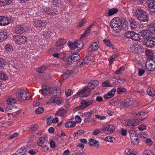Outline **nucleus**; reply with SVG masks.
I'll use <instances>...</instances> for the list:
<instances>
[{
	"mask_svg": "<svg viewBox=\"0 0 155 155\" xmlns=\"http://www.w3.org/2000/svg\"><path fill=\"white\" fill-rule=\"evenodd\" d=\"M99 84V82L98 81H93L89 82L88 85L85 87L82 90L77 92L75 96L77 97H87L90 95L91 90L97 87Z\"/></svg>",
	"mask_w": 155,
	"mask_h": 155,
	"instance_id": "obj_1",
	"label": "nucleus"
},
{
	"mask_svg": "<svg viewBox=\"0 0 155 155\" xmlns=\"http://www.w3.org/2000/svg\"><path fill=\"white\" fill-rule=\"evenodd\" d=\"M80 57L78 54H72L68 58H65L63 59V64L66 66L70 65L73 62H77L79 61Z\"/></svg>",
	"mask_w": 155,
	"mask_h": 155,
	"instance_id": "obj_2",
	"label": "nucleus"
},
{
	"mask_svg": "<svg viewBox=\"0 0 155 155\" xmlns=\"http://www.w3.org/2000/svg\"><path fill=\"white\" fill-rule=\"evenodd\" d=\"M68 45L72 50V53H73V50H74V52H75L76 53L83 48V44L82 42L78 41L74 43L69 42Z\"/></svg>",
	"mask_w": 155,
	"mask_h": 155,
	"instance_id": "obj_3",
	"label": "nucleus"
},
{
	"mask_svg": "<svg viewBox=\"0 0 155 155\" xmlns=\"http://www.w3.org/2000/svg\"><path fill=\"white\" fill-rule=\"evenodd\" d=\"M136 15L140 21L144 22L148 21V16L146 12L142 9H137L136 12Z\"/></svg>",
	"mask_w": 155,
	"mask_h": 155,
	"instance_id": "obj_4",
	"label": "nucleus"
},
{
	"mask_svg": "<svg viewBox=\"0 0 155 155\" xmlns=\"http://www.w3.org/2000/svg\"><path fill=\"white\" fill-rule=\"evenodd\" d=\"M16 98L20 101L22 100H28L31 97L29 93L23 90L19 91L16 94Z\"/></svg>",
	"mask_w": 155,
	"mask_h": 155,
	"instance_id": "obj_5",
	"label": "nucleus"
},
{
	"mask_svg": "<svg viewBox=\"0 0 155 155\" xmlns=\"http://www.w3.org/2000/svg\"><path fill=\"white\" fill-rule=\"evenodd\" d=\"M111 22L122 25L123 28L125 30L128 29V23L127 21L124 18L116 17L112 19L111 20Z\"/></svg>",
	"mask_w": 155,
	"mask_h": 155,
	"instance_id": "obj_6",
	"label": "nucleus"
},
{
	"mask_svg": "<svg viewBox=\"0 0 155 155\" xmlns=\"http://www.w3.org/2000/svg\"><path fill=\"white\" fill-rule=\"evenodd\" d=\"M13 40L15 43L18 44H24L27 41V38L21 35L13 36Z\"/></svg>",
	"mask_w": 155,
	"mask_h": 155,
	"instance_id": "obj_7",
	"label": "nucleus"
},
{
	"mask_svg": "<svg viewBox=\"0 0 155 155\" xmlns=\"http://www.w3.org/2000/svg\"><path fill=\"white\" fill-rule=\"evenodd\" d=\"M29 28L25 25H18L15 28V32L17 34H22L25 32Z\"/></svg>",
	"mask_w": 155,
	"mask_h": 155,
	"instance_id": "obj_8",
	"label": "nucleus"
},
{
	"mask_svg": "<svg viewBox=\"0 0 155 155\" xmlns=\"http://www.w3.org/2000/svg\"><path fill=\"white\" fill-rule=\"evenodd\" d=\"M150 13L152 14L155 13V1L149 0L147 2Z\"/></svg>",
	"mask_w": 155,
	"mask_h": 155,
	"instance_id": "obj_9",
	"label": "nucleus"
},
{
	"mask_svg": "<svg viewBox=\"0 0 155 155\" xmlns=\"http://www.w3.org/2000/svg\"><path fill=\"white\" fill-rule=\"evenodd\" d=\"M110 26L113 31L114 33L120 32L123 28L122 25L110 22Z\"/></svg>",
	"mask_w": 155,
	"mask_h": 155,
	"instance_id": "obj_10",
	"label": "nucleus"
},
{
	"mask_svg": "<svg viewBox=\"0 0 155 155\" xmlns=\"http://www.w3.org/2000/svg\"><path fill=\"white\" fill-rule=\"evenodd\" d=\"M145 67L148 71H153L155 69V62L152 60H149L145 64Z\"/></svg>",
	"mask_w": 155,
	"mask_h": 155,
	"instance_id": "obj_11",
	"label": "nucleus"
},
{
	"mask_svg": "<svg viewBox=\"0 0 155 155\" xmlns=\"http://www.w3.org/2000/svg\"><path fill=\"white\" fill-rule=\"evenodd\" d=\"M5 48L6 51H7L9 52H11L9 55L14 58L16 56V54L14 51H12L13 49L12 46L10 44H7L5 46Z\"/></svg>",
	"mask_w": 155,
	"mask_h": 155,
	"instance_id": "obj_12",
	"label": "nucleus"
},
{
	"mask_svg": "<svg viewBox=\"0 0 155 155\" xmlns=\"http://www.w3.org/2000/svg\"><path fill=\"white\" fill-rule=\"evenodd\" d=\"M54 8L44 7H43L42 12L43 13L48 15H54L56 14V13L54 12Z\"/></svg>",
	"mask_w": 155,
	"mask_h": 155,
	"instance_id": "obj_13",
	"label": "nucleus"
},
{
	"mask_svg": "<svg viewBox=\"0 0 155 155\" xmlns=\"http://www.w3.org/2000/svg\"><path fill=\"white\" fill-rule=\"evenodd\" d=\"M92 103L93 101L91 100H82L81 102V105H80V109L82 110L86 108L88 106L92 104Z\"/></svg>",
	"mask_w": 155,
	"mask_h": 155,
	"instance_id": "obj_14",
	"label": "nucleus"
},
{
	"mask_svg": "<svg viewBox=\"0 0 155 155\" xmlns=\"http://www.w3.org/2000/svg\"><path fill=\"white\" fill-rule=\"evenodd\" d=\"M103 132L107 130L110 133H112L115 129L114 126L112 125L106 124L102 127Z\"/></svg>",
	"mask_w": 155,
	"mask_h": 155,
	"instance_id": "obj_15",
	"label": "nucleus"
},
{
	"mask_svg": "<svg viewBox=\"0 0 155 155\" xmlns=\"http://www.w3.org/2000/svg\"><path fill=\"white\" fill-rule=\"evenodd\" d=\"M132 52L134 54L138 53L141 49V46L137 43H135L130 47Z\"/></svg>",
	"mask_w": 155,
	"mask_h": 155,
	"instance_id": "obj_16",
	"label": "nucleus"
},
{
	"mask_svg": "<svg viewBox=\"0 0 155 155\" xmlns=\"http://www.w3.org/2000/svg\"><path fill=\"white\" fill-rule=\"evenodd\" d=\"M50 101L58 105L61 104V99L60 97L57 96L56 94H54L53 96L51 98Z\"/></svg>",
	"mask_w": 155,
	"mask_h": 155,
	"instance_id": "obj_17",
	"label": "nucleus"
},
{
	"mask_svg": "<svg viewBox=\"0 0 155 155\" xmlns=\"http://www.w3.org/2000/svg\"><path fill=\"white\" fill-rule=\"evenodd\" d=\"M51 87L49 86H46L45 87L43 88L42 91V94L44 96L48 95L51 94L55 93V92L56 91L55 90H54L52 91H50V90Z\"/></svg>",
	"mask_w": 155,
	"mask_h": 155,
	"instance_id": "obj_18",
	"label": "nucleus"
},
{
	"mask_svg": "<svg viewBox=\"0 0 155 155\" xmlns=\"http://www.w3.org/2000/svg\"><path fill=\"white\" fill-rule=\"evenodd\" d=\"M99 42L97 41L92 43L89 46L88 51H93L97 50L99 48Z\"/></svg>",
	"mask_w": 155,
	"mask_h": 155,
	"instance_id": "obj_19",
	"label": "nucleus"
},
{
	"mask_svg": "<svg viewBox=\"0 0 155 155\" xmlns=\"http://www.w3.org/2000/svg\"><path fill=\"white\" fill-rule=\"evenodd\" d=\"M34 25L37 28H39L41 27H45L47 25V23L42 21L38 19H36L34 22Z\"/></svg>",
	"mask_w": 155,
	"mask_h": 155,
	"instance_id": "obj_20",
	"label": "nucleus"
},
{
	"mask_svg": "<svg viewBox=\"0 0 155 155\" xmlns=\"http://www.w3.org/2000/svg\"><path fill=\"white\" fill-rule=\"evenodd\" d=\"M116 91V88L114 87L107 94L104 95V97L105 99H108L113 97Z\"/></svg>",
	"mask_w": 155,
	"mask_h": 155,
	"instance_id": "obj_21",
	"label": "nucleus"
},
{
	"mask_svg": "<svg viewBox=\"0 0 155 155\" xmlns=\"http://www.w3.org/2000/svg\"><path fill=\"white\" fill-rule=\"evenodd\" d=\"M146 45L149 48H152L155 45V38H149L146 42Z\"/></svg>",
	"mask_w": 155,
	"mask_h": 155,
	"instance_id": "obj_22",
	"label": "nucleus"
},
{
	"mask_svg": "<svg viewBox=\"0 0 155 155\" xmlns=\"http://www.w3.org/2000/svg\"><path fill=\"white\" fill-rule=\"evenodd\" d=\"M98 141L96 140L93 139L92 138H90L89 144L90 146H93L98 147L100 146Z\"/></svg>",
	"mask_w": 155,
	"mask_h": 155,
	"instance_id": "obj_23",
	"label": "nucleus"
},
{
	"mask_svg": "<svg viewBox=\"0 0 155 155\" xmlns=\"http://www.w3.org/2000/svg\"><path fill=\"white\" fill-rule=\"evenodd\" d=\"M66 112L67 110H66L63 108H61L57 111L55 114V115H57L61 117H63Z\"/></svg>",
	"mask_w": 155,
	"mask_h": 155,
	"instance_id": "obj_24",
	"label": "nucleus"
},
{
	"mask_svg": "<svg viewBox=\"0 0 155 155\" xmlns=\"http://www.w3.org/2000/svg\"><path fill=\"white\" fill-rule=\"evenodd\" d=\"M130 27L131 30H134L137 27V23L134 19H132L130 21Z\"/></svg>",
	"mask_w": 155,
	"mask_h": 155,
	"instance_id": "obj_25",
	"label": "nucleus"
},
{
	"mask_svg": "<svg viewBox=\"0 0 155 155\" xmlns=\"http://www.w3.org/2000/svg\"><path fill=\"white\" fill-rule=\"evenodd\" d=\"M132 143L134 145H137L139 144V141L137 135L135 136H130Z\"/></svg>",
	"mask_w": 155,
	"mask_h": 155,
	"instance_id": "obj_26",
	"label": "nucleus"
},
{
	"mask_svg": "<svg viewBox=\"0 0 155 155\" xmlns=\"http://www.w3.org/2000/svg\"><path fill=\"white\" fill-rule=\"evenodd\" d=\"M2 22V26H5L8 25L11 22V19L9 18L3 16V18Z\"/></svg>",
	"mask_w": 155,
	"mask_h": 155,
	"instance_id": "obj_27",
	"label": "nucleus"
},
{
	"mask_svg": "<svg viewBox=\"0 0 155 155\" xmlns=\"http://www.w3.org/2000/svg\"><path fill=\"white\" fill-rule=\"evenodd\" d=\"M76 124V123L74 121H69L65 123V126L66 128H71L74 127Z\"/></svg>",
	"mask_w": 155,
	"mask_h": 155,
	"instance_id": "obj_28",
	"label": "nucleus"
},
{
	"mask_svg": "<svg viewBox=\"0 0 155 155\" xmlns=\"http://www.w3.org/2000/svg\"><path fill=\"white\" fill-rule=\"evenodd\" d=\"M139 33L142 37H147L149 36L150 32L149 30L146 29L141 31L139 32Z\"/></svg>",
	"mask_w": 155,
	"mask_h": 155,
	"instance_id": "obj_29",
	"label": "nucleus"
},
{
	"mask_svg": "<svg viewBox=\"0 0 155 155\" xmlns=\"http://www.w3.org/2000/svg\"><path fill=\"white\" fill-rule=\"evenodd\" d=\"M148 30L151 33L155 34V24L151 23L149 25L148 28Z\"/></svg>",
	"mask_w": 155,
	"mask_h": 155,
	"instance_id": "obj_30",
	"label": "nucleus"
},
{
	"mask_svg": "<svg viewBox=\"0 0 155 155\" xmlns=\"http://www.w3.org/2000/svg\"><path fill=\"white\" fill-rule=\"evenodd\" d=\"M132 34L133 35H134V37L135 38V39H136V38L137 37V35H136V33L134 31H129L126 32L125 34V36L126 37L129 38H130Z\"/></svg>",
	"mask_w": 155,
	"mask_h": 155,
	"instance_id": "obj_31",
	"label": "nucleus"
},
{
	"mask_svg": "<svg viewBox=\"0 0 155 155\" xmlns=\"http://www.w3.org/2000/svg\"><path fill=\"white\" fill-rule=\"evenodd\" d=\"M123 103L125 106L127 107L133 104V101L131 99H127L124 101Z\"/></svg>",
	"mask_w": 155,
	"mask_h": 155,
	"instance_id": "obj_32",
	"label": "nucleus"
},
{
	"mask_svg": "<svg viewBox=\"0 0 155 155\" xmlns=\"http://www.w3.org/2000/svg\"><path fill=\"white\" fill-rule=\"evenodd\" d=\"M147 93L148 94L151 96H154L155 95V91L151 87H149L147 89Z\"/></svg>",
	"mask_w": 155,
	"mask_h": 155,
	"instance_id": "obj_33",
	"label": "nucleus"
},
{
	"mask_svg": "<svg viewBox=\"0 0 155 155\" xmlns=\"http://www.w3.org/2000/svg\"><path fill=\"white\" fill-rule=\"evenodd\" d=\"M66 42V40L64 39L61 38L57 41L56 44V46L59 47L60 46L64 45Z\"/></svg>",
	"mask_w": 155,
	"mask_h": 155,
	"instance_id": "obj_34",
	"label": "nucleus"
},
{
	"mask_svg": "<svg viewBox=\"0 0 155 155\" xmlns=\"http://www.w3.org/2000/svg\"><path fill=\"white\" fill-rule=\"evenodd\" d=\"M7 38V33L6 32H0V42H2L6 39Z\"/></svg>",
	"mask_w": 155,
	"mask_h": 155,
	"instance_id": "obj_35",
	"label": "nucleus"
},
{
	"mask_svg": "<svg viewBox=\"0 0 155 155\" xmlns=\"http://www.w3.org/2000/svg\"><path fill=\"white\" fill-rule=\"evenodd\" d=\"M145 53L147 58L150 59L149 60H152L153 58V53L151 50L147 49L145 51Z\"/></svg>",
	"mask_w": 155,
	"mask_h": 155,
	"instance_id": "obj_36",
	"label": "nucleus"
},
{
	"mask_svg": "<svg viewBox=\"0 0 155 155\" xmlns=\"http://www.w3.org/2000/svg\"><path fill=\"white\" fill-rule=\"evenodd\" d=\"M130 126H136L139 124V121L137 119H132L130 120Z\"/></svg>",
	"mask_w": 155,
	"mask_h": 155,
	"instance_id": "obj_37",
	"label": "nucleus"
},
{
	"mask_svg": "<svg viewBox=\"0 0 155 155\" xmlns=\"http://www.w3.org/2000/svg\"><path fill=\"white\" fill-rule=\"evenodd\" d=\"M93 25H91L89 27H88L86 30L85 31V32L84 34L82 35L81 36V38H84V37L85 36H87L88 35V33H89L90 31L91 28V27Z\"/></svg>",
	"mask_w": 155,
	"mask_h": 155,
	"instance_id": "obj_38",
	"label": "nucleus"
},
{
	"mask_svg": "<svg viewBox=\"0 0 155 155\" xmlns=\"http://www.w3.org/2000/svg\"><path fill=\"white\" fill-rule=\"evenodd\" d=\"M88 63V60L87 58H83L81 61H79L77 62V64L81 65L87 64Z\"/></svg>",
	"mask_w": 155,
	"mask_h": 155,
	"instance_id": "obj_39",
	"label": "nucleus"
},
{
	"mask_svg": "<svg viewBox=\"0 0 155 155\" xmlns=\"http://www.w3.org/2000/svg\"><path fill=\"white\" fill-rule=\"evenodd\" d=\"M16 102V100L14 98H8L7 100V103L8 105H12Z\"/></svg>",
	"mask_w": 155,
	"mask_h": 155,
	"instance_id": "obj_40",
	"label": "nucleus"
},
{
	"mask_svg": "<svg viewBox=\"0 0 155 155\" xmlns=\"http://www.w3.org/2000/svg\"><path fill=\"white\" fill-rule=\"evenodd\" d=\"M118 11V10L116 8H113L108 10V15L110 16L116 13Z\"/></svg>",
	"mask_w": 155,
	"mask_h": 155,
	"instance_id": "obj_41",
	"label": "nucleus"
},
{
	"mask_svg": "<svg viewBox=\"0 0 155 155\" xmlns=\"http://www.w3.org/2000/svg\"><path fill=\"white\" fill-rule=\"evenodd\" d=\"M47 69V67L45 66H42L40 67L37 70V71L40 73H42L44 72Z\"/></svg>",
	"mask_w": 155,
	"mask_h": 155,
	"instance_id": "obj_42",
	"label": "nucleus"
},
{
	"mask_svg": "<svg viewBox=\"0 0 155 155\" xmlns=\"http://www.w3.org/2000/svg\"><path fill=\"white\" fill-rule=\"evenodd\" d=\"M132 151L133 150L127 148L125 150V152L126 154L128 155H136L137 153H133Z\"/></svg>",
	"mask_w": 155,
	"mask_h": 155,
	"instance_id": "obj_43",
	"label": "nucleus"
},
{
	"mask_svg": "<svg viewBox=\"0 0 155 155\" xmlns=\"http://www.w3.org/2000/svg\"><path fill=\"white\" fill-rule=\"evenodd\" d=\"M26 151V149L25 148H22L17 151V152L20 155H24Z\"/></svg>",
	"mask_w": 155,
	"mask_h": 155,
	"instance_id": "obj_44",
	"label": "nucleus"
},
{
	"mask_svg": "<svg viewBox=\"0 0 155 155\" xmlns=\"http://www.w3.org/2000/svg\"><path fill=\"white\" fill-rule=\"evenodd\" d=\"M126 88L122 87H118L117 88V93L118 94H120L123 92H127Z\"/></svg>",
	"mask_w": 155,
	"mask_h": 155,
	"instance_id": "obj_45",
	"label": "nucleus"
},
{
	"mask_svg": "<svg viewBox=\"0 0 155 155\" xmlns=\"http://www.w3.org/2000/svg\"><path fill=\"white\" fill-rule=\"evenodd\" d=\"M124 67L122 66L114 72V74L118 75L122 74L124 70Z\"/></svg>",
	"mask_w": 155,
	"mask_h": 155,
	"instance_id": "obj_46",
	"label": "nucleus"
},
{
	"mask_svg": "<svg viewBox=\"0 0 155 155\" xmlns=\"http://www.w3.org/2000/svg\"><path fill=\"white\" fill-rule=\"evenodd\" d=\"M103 130L102 127L101 129H96L93 132V134L94 135H97L100 133H103Z\"/></svg>",
	"mask_w": 155,
	"mask_h": 155,
	"instance_id": "obj_47",
	"label": "nucleus"
},
{
	"mask_svg": "<svg viewBox=\"0 0 155 155\" xmlns=\"http://www.w3.org/2000/svg\"><path fill=\"white\" fill-rule=\"evenodd\" d=\"M65 93L66 94V96L68 97L70 96L73 94V91L70 89H66L65 91Z\"/></svg>",
	"mask_w": 155,
	"mask_h": 155,
	"instance_id": "obj_48",
	"label": "nucleus"
},
{
	"mask_svg": "<svg viewBox=\"0 0 155 155\" xmlns=\"http://www.w3.org/2000/svg\"><path fill=\"white\" fill-rule=\"evenodd\" d=\"M8 78L6 75L2 71L0 72V79L5 80Z\"/></svg>",
	"mask_w": 155,
	"mask_h": 155,
	"instance_id": "obj_49",
	"label": "nucleus"
},
{
	"mask_svg": "<svg viewBox=\"0 0 155 155\" xmlns=\"http://www.w3.org/2000/svg\"><path fill=\"white\" fill-rule=\"evenodd\" d=\"M5 61L2 58H0V68H3L5 65Z\"/></svg>",
	"mask_w": 155,
	"mask_h": 155,
	"instance_id": "obj_50",
	"label": "nucleus"
},
{
	"mask_svg": "<svg viewBox=\"0 0 155 155\" xmlns=\"http://www.w3.org/2000/svg\"><path fill=\"white\" fill-rule=\"evenodd\" d=\"M44 108L42 107H39L35 110V113L36 114H40L44 111Z\"/></svg>",
	"mask_w": 155,
	"mask_h": 155,
	"instance_id": "obj_51",
	"label": "nucleus"
},
{
	"mask_svg": "<svg viewBox=\"0 0 155 155\" xmlns=\"http://www.w3.org/2000/svg\"><path fill=\"white\" fill-rule=\"evenodd\" d=\"M104 140L109 142H112L115 140V138L111 136H108L105 138Z\"/></svg>",
	"mask_w": 155,
	"mask_h": 155,
	"instance_id": "obj_52",
	"label": "nucleus"
},
{
	"mask_svg": "<svg viewBox=\"0 0 155 155\" xmlns=\"http://www.w3.org/2000/svg\"><path fill=\"white\" fill-rule=\"evenodd\" d=\"M102 85L104 87H112V86L110 84V82L108 81H106L104 82H103L102 83Z\"/></svg>",
	"mask_w": 155,
	"mask_h": 155,
	"instance_id": "obj_53",
	"label": "nucleus"
},
{
	"mask_svg": "<svg viewBox=\"0 0 155 155\" xmlns=\"http://www.w3.org/2000/svg\"><path fill=\"white\" fill-rule=\"evenodd\" d=\"M86 23V21L84 18H83L82 20L79 22L78 27H81L84 26L85 24Z\"/></svg>",
	"mask_w": 155,
	"mask_h": 155,
	"instance_id": "obj_54",
	"label": "nucleus"
},
{
	"mask_svg": "<svg viewBox=\"0 0 155 155\" xmlns=\"http://www.w3.org/2000/svg\"><path fill=\"white\" fill-rule=\"evenodd\" d=\"M105 45L107 47H110L112 45V44L110 42V40L108 39H106L103 40Z\"/></svg>",
	"mask_w": 155,
	"mask_h": 155,
	"instance_id": "obj_55",
	"label": "nucleus"
},
{
	"mask_svg": "<svg viewBox=\"0 0 155 155\" xmlns=\"http://www.w3.org/2000/svg\"><path fill=\"white\" fill-rule=\"evenodd\" d=\"M143 155H154L149 149L145 150L143 153Z\"/></svg>",
	"mask_w": 155,
	"mask_h": 155,
	"instance_id": "obj_56",
	"label": "nucleus"
},
{
	"mask_svg": "<svg viewBox=\"0 0 155 155\" xmlns=\"http://www.w3.org/2000/svg\"><path fill=\"white\" fill-rule=\"evenodd\" d=\"M131 117L133 118H140L139 112H133L131 114Z\"/></svg>",
	"mask_w": 155,
	"mask_h": 155,
	"instance_id": "obj_57",
	"label": "nucleus"
},
{
	"mask_svg": "<svg viewBox=\"0 0 155 155\" xmlns=\"http://www.w3.org/2000/svg\"><path fill=\"white\" fill-rule=\"evenodd\" d=\"M74 153L76 155H86L85 153L83 152L77 150H75Z\"/></svg>",
	"mask_w": 155,
	"mask_h": 155,
	"instance_id": "obj_58",
	"label": "nucleus"
},
{
	"mask_svg": "<svg viewBox=\"0 0 155 155\" xmlns=\"http://www.w3.org/2000/svg\"><path fill=\"white\" fill-rule=\"evenodd\" d=\"M93 114L92 111L87 112L84 114V115L86 117L91 118Z\"/></svg>",
	"mask_w": 155,
	"mask_h": 155,
	"instance_id": "obj_59",
	"label": "nucleus"
},
{
	"mask_svg": "<svg viewBox=\"0 0 155 155\" xmlns=\"http://www.w3.org/2000/svg\"><path fill=\"white\" fill-rule=\"evenodd\" d=\"M18 134L17 133H14L10 136L8 139L9 140L13 139L16 137L18 136Z\"/></svg>",
	"mask_w": 155,
	"mask_h": 155,
	"instance_id": "obj_60",
	"label": "nucleus"
},
{
	"mask_svg": "<svg viewBox=\"0 0 155 155\" xmlns=\"http://www.w3.org/2000/svg\"><path fill=\"white\" fill-rule=\"evenodd\" d=\"M38 152V150L35 149H31L29 150L28 152L30 154L33 155L35 154Z\"/></svg>",
	"mask_w": 155,
	"mask_h": 155,
	"instance_id": "obj_61",
	"label": "nucleus"
},
{
	"mask_svg": "<svg viewBox=\"0 0 155 155\" xmlns=\"http://www.w3.org/2000/svg\"><path fill=\"white\" fill-rule=\"evenodd\" d=\"M53 117H49L47 120V124L48 125L51 124L53 123Z\"/></svg>",
	"mask_w": 155,
	"mask_h": 155,
	"instance_id": "obj_62",
	"label": "nucleus"
},
{
	"mask_svg": "<svg viewBox=\"0 0 155 155\" xmlns=\"http://www.w3.org/2000/svg\"><path fill=\"white\" fill-rule=\"evenodd\" d=\"M139 135L140 137L142 138H146L147 137V135L144 132H140L139 134Z\"/></svg>",
	"mask_w": 155,
	"mask_h": 155,
	"instance_id": "obj_63",
	"label": "nucleus"
},
{
	"mask_svg": "<svg viewBox=\"0 0 155 155\" xmlns=\"http://www.w3.org/2000/svg\"><path fill=\"white\" fill-rule=\"evenodd\" d=\"M95 116L96 118L100 120H103L106 119V117L104 116H100L98 115H96Z\"/></svg>",
	"mask_w": 155,
	"mask_h": 155,
	"instance_id": "obj_64",
	"label": "nucleus"
}]
</instances>
